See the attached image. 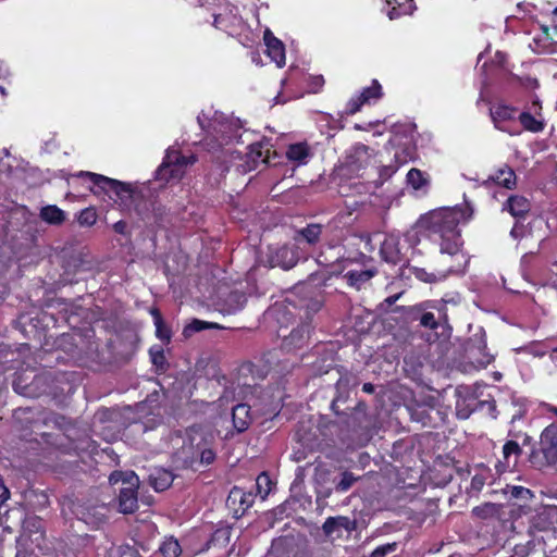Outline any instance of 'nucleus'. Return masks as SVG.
I'll list each match as a JSON object with an SVG mask.
<instances>
[{
	"label": "nucleus",
	"instance_id": "nucleus-36",
	"mask_svg": "<svg viewBox=\"0 0 557 557\" xmlns=\"http://www.w3.org/2000/svg\"><path fill=\"white\" fill-rule=\"evenodd\" d=\"M453 469L448 466H441L431 471V480L436 486H446L453 480Z\"/></svg>",
	"mask_w": 557,
	"mask_h": 557
},
{
	"label": "nucleus",
	"instance_id": "nucleus-33",
	"mask_svg": "<svg viewBox=\"0 0 557 557\" xmlns=\"http://www.w3.org/2000/svg\"><path fill=\"white\" fill-rule=\"evenodd\" d=\"M504 494L509 499H517L524 503V505L534 497V493L524 486L507 484L504 488Z\"/></svg>",
	"mask_w": 557,
	"mask_h": 557
},
{
	"label": "nucleus",
	"instance_id": "nucleus-28",
	"mask_svg": "<svg viewBox=\"0 0 557 557\" xmlns=\"http://www.w3.org/2000/svg\"><path fill=\"white\" fill-rule=\"evenodd\" d=\"M39 216L50 225H61L65 221V212L55 205L42 207Z\"/></svg>",
	"mask_w": 557,
	"mask_h": 557
},
{
	"label": "nucleus",
	"instance_id": "nucleus-5",
	"mask_svg": "<svg viewBox=\"0 0 557 557\" xmlns=\"http://www.w3.org/2000/svg\"><path fill=\"white\" fill-rule=\"evenodd\" d=\"M528 460L539 471H557V425H547L540 435V441L531 447Z\"/></svg>",
	"mask_w": 557,
	"mask_h": 557
},
{
	"label": "nucleus",
	"instance_id": "nucleus-62",
	"mask_svg": "<svg viewBox=\"0 0 557 557\" xmlns=\"http://www.w3.org/2000/svg\"><path fill=\"white\" fill-rule=\"evenodd\" d=\"M292 557H311L310 553L300 550L296 552Z\"/></svg>",
	"mask_w": 557,
	"mask_h": 557
},
{
	"label": "nucleus",
	"instance_id": "nucleus-13",
	"mask_svg": "<svg viewBox=\"0 0 557 557\" xmlns=\"http://www.w3.org/2000/svg\"><path fill=\"white\" fill-rule=\"evenodd\" d=\"M518 115L519 109L505 101H497L490 108V116L494 127L511 136L519 134L518 131L511 127L518 120Z\"/></svg>",
	"mask_w": 557,
	"mask_h": 557
},
{
	"label": "nucleus",
	"instance_id": "nucleus-10",
	"mask_svg": "<svg viewBox=\"0 0 557 557\" xmlns=\"http://www.w3.org/2000/svg\"><path fill=\"white\" fill-rule=\"evenodd\" d=\"M44 537L41 519L38 517L26 518L22 524V532L16 539L15 557H29L35 553L34 546L40 548V541H44Z\"/></svg>",
	"mask_w": 557,
	"mask_h": 557
},
{
	"label": "nucleus",
	"instance_id": "nucleus-57",
	"mask_svg": "<svg viewBox=\"0 0 557 557\" xmlns=\"http://www.w3.org/2000/svg\"><path fill=\"white\" fill-rule=\"evenodd\" d=\"M362 391L367 394H372L375 391V386L372 383H364L362 385Z\"/></svg>",
	"mask_w": 557,
	"mask_h": 557
},
{
	"label": "nucleus",
	"instance_id": "nucleus-9",
	"mask_svg": "<svg viewBox=\"0 0 557 557\" xmlns=\"http://www.w3.org/2000/svg\"><path fill=\"white\" fill-rule=\"evenodd\" d=\"M321 307L319 301L307 304L305 307L306 320L294 327L288 335L278 334L282 337L281 348L285 352H294L308 346L313 327L309 313L317 312Z\"/></svg>",
	"mask_w": 557,
	"mask_h": 557
},
{
	"label": "nucleus",
	"instance_id": "nucleus-20",
	"mask_svg": "<svg viewBox=\"0 0 557 557\" xmlns=\"http://www.w3.org/2000/svg\"><path fill=\"white\" fill-rule=\"evenodd\" d=\"M213 26L220 30H223L230 35L235 33L242 25V17L233 13L232 10L214 13L213 14Z\"/></svg>",
	"mask_w": 557,
	"mask_h": 557
},
{
	"label": "nucleus",
	"instance_id": "nucleus-41",
	"mask_svg": "<svg viewBox=\"0 0 557 557\" xmlns=\"http://www.w3.org/2000/svg\"><path fill=\"white\" fill-rule=\"evenodd\" d=\"M98 214L95 208L88 207L79 211L77 222L81 226H92L96 224Z\"/></svg>",
	"mask_w": 557,
	"mask_h": 557
},
{
	"label": "nucleus",
	"instance_id": "nucleus-61",
	"mask_svg": "<svg viewBox=\"0 0 557 557\" xmlns=\"http://www.w3.org/2000/svg\"><path fill=\"white\" fill-rule=\"evenodd\" d=\"M541 29L543 32V34L541 36H547V37H552L550 33H549V26L545 25V24H542L541 25Z\"/></svg>",
	"mask_w": 557,
	"mask_h": 557
},
{
	"label": "nucleus",
	"instance_id": "nucleus-25",
	"mask_svg": "<svg viewBox=\"0 0 557 557\" xmlns=\"http://www.w3.org/2000/svg\"><path fill=\"white\" fill-rule=\"evenodd\" d=\"M491 180L507 189H513L517 185V176L515 171L507 164H504L502 168H499L493 176H491Z\"/></svg>",
	"mask_w": 557,
	"mask_h": 557
},
{
	"label": "nucleus",
	"instance_id": "nucleus-54",
	"mask_svg": "<svg viewBox=\"0 0 557 557\" xmlns=\"http://www.w3.org/2000/svg\"><path fill=\"white\" fill-rule=\"evenodd\" d=\"M33 411L30 408H18L14 411V419L15 421H20L22 419L23 416H27V414H30Z\"/></svg>",
	"mask_w": 557,
	"mask_h": 557
},
{
	"label": "nucleus",
	"instance_id": "nucleus-58",
	"mask_svg": "<svg viewBox=\"0 0 557 557\" xmlns=\"http://www.w3.org/2000/svg\"><path fill=\"white\" fill-rule=\"evenodd\" d=\"M243 297H244V296H243L242 294H239V293H232V294H230V296H228V298H230L231 300H234V301H236L237 304H239V302H240V300H242V298H243Z\"/></svg>",
	"mask_w": 557,
	"mask_h": 557
},
{
	"label": "nucleus",
	"instance_id": "nucleus-26",
	"mask_svg": "<svg viewBox=\"0 0 557 557\" xmlns=\"http://www.w3.org/2000/svg\"><path fill=\"white\" fill-rule=\"evenodd\" d=\"M529 47L536 54L557 53V41H553V38L547 36L533 37Z\"/></svg>",
	"mask_w": 557,
	"mask_h": 557
},
{
	"label": "nucleus",
	"instance_id": "nucleus-39",
	"mask_svg": "<svg viewBox=\"0 0 557 557\" xmlns=\"http://www.w3.org/2000/svg\"><path fill=\"white\" fill-rule=\"evenodd\" d=\"M476 468L481 471L479 473H475L470 483L471 491L473 492H481L483 486L486 483L487 474L490 473V468L485 466L484 463H480L476 466Z\"/></svg>",
	"mask_w": 557,
	"mask_h": 557
},
{
	"label": "nucleus",
	"instance_id": "nucleus-49",
	"mask_svg": "<svg viewBox=\"0 0 557 557\" xmlns=\"http://www.w3.org/2000/svg\"><path fill=\"white\" fill-rule=\"evenodd\" d=\"M398 169L399 168L395 162L389 163L387 165H382L379 170L380 183L383 184L384 182L389 180L398 171Z\"/></svg>",
	"mask_w": 557,
	"mask_h": 557
},
{
	"label": "nucleus",
	"instance_id": "nucleus-55",
	"mask_svg": "<svg viewBox=\"0 0 557 557\" xmlns=\"http://www.w3.org/2000/svg\"><path fill=\"white\" fill-rule=\"evenodd\" d=\"M150 314L152 315L153 318V323H157L159 321H162L163 320V317H162V313L161 311L158 309V308H152L150 310Z\"/></svg>",
	"mask_w": 557,
	"mask_h": 557
},
{
	"label": "nucleus",
	"instance_id": "nucleus-53",
	"mask_svg": "<svg viewBox=\"0 0 557 557\" xmlns=\"http://www.w3.org/2000/svg\"><path fill=\"white\" fill-rule=\"evenodd\" d=\"M127 223L124 220H120L113 224V231L121 235H129Z\"/></svg>",
	"mask_w": 557,
	"mask_h": 557
},
{
	"label": "nucleus",
	"instance_id": "nucleus-3",
	"mask_svg": "<svg viewBox=\"0 0 557 557\" xmlns=\"http://www.w3.org/2000/svg\"><path fill=\"white\" fill-rule=\"evenodd\" d=\"M557 506H544L530 519L528 541L530 550H539L542 557L557 549Z\"/></svg>",
	"mask_w": 557,
	"mask_h": 557
},
{
	"label": "nucleus",
	"instance_id": "nucleus-51",
	"mask_svg": "<svg viewBox=\"0 0 557 557\" xmlns=\"http://www.w3.org/2000/svg\"><path fill=\"white\" fill-rule=\"evenodd\" d=\"M324 83L325 81L322 75L311 76L309 82L310 90L314 94L319 92L322 89Z\"/></svg>",
	"mask_w": 557,
	"mask_h": 557
},
{
	"label": "nucleus",
	"instance_id": "nucleus-24",
	"mask_svg": "<svg viewBox=\"0 0 557 557\" xmlns=\"http://www.w3.org/2000/svg\"><path fill=\"white\" fill-rule=\"evenodd\" d=\"M233 425L237 432L246 431L250 423V407L246 404H238L232 410Z\"/></svg>",
	"mask_w": 557,
	"mask_h": 557
},
{
	"label": "nucleus",
	"instance_id": "nucleus-2",
	"mask_svg": "<svg viewBox=\"0 0 557 557\" xmlns=\"http://www.w3.org/2000/svg\"><path fill=\"white\" fill-rule=\"evenodd\" d=\"M472 215L471 209L442 208L422 215L418 226L430 240L440 245L442 253L457 255L462 247L459 224Z\"/></svg>",
	"mask_w": 557,
	"mask_h": 557
},
{
	"label": "nucleus",
	"instance_id": "nucleus-21",
	"mask_svg": "<svg viewBox=\"0 0 557 557\" xmlns=\"http://www.w3.org/2000/svg\"><path fill=\"white\" fill-rule=\"evenodd\" d=\"M323 228L324 226L320 223H309L296 231L294 239L297 243L305 242L310 246H314L320 242Z\"/></svg>",
	"mask_w": 557,
	"mask_h": 557
},
{
	"label": "nucleus",
	"instance_id": "nucleus-35",
	"mask_svg": "<svg viewBox=\"0 0 557 557\" xmlns=\"http://www.w3.org/2000/svg\"><path fill=\"white\" fill-rule=\"evenodd\" d=\"M158 550L163 557H178L182 554L181 544L174 536L165 537Z\"/></svg>",
	"mask_w": 557,
	"mask_h": 557
},
{
	"label": "nucleus",
	"instance_id": "nucleus-48",
	"mask_svg": "<svg viewBox=\"0 0 557 557\" xmlns=\"http://www.w3.org/2000/svg\"><path fill=\"white\" fill-rule=\"evenodd\" d=\"M397 548H398V543L397 542L386 543V544H383V545H379L377 547H375L372 550L371 557H385L386 555L396 552Z\"/></svg>",
	"mask_w": 557,
	"mask_h": 557
},
{
	"label": "nucleus",
	"instance_id": "nucleus-64",
	"mask_svg": "<svg viewBox=\"0 0 557 557\" xmlns=\"http://www.w3.org/2000/svg\"><path fill=\"white\" fill-rule=\"evenodd\" d=\"M483 511H484V508H481V507H475V508L473 509V513H474V515H476V516H479V517H484V516H483Z\"/></svg>",
	"mask_w": 557,
	"mask_h": 557
},
{
	"label": "nucleus",
	"instance_id": "nucleus-32",
	"mask_svg": "<svg viewBox=\"0 0 557 557\" xmlns=\"http://www.w3.org/2000/svg\"><path fill=\"white\" fill-rule=\"evenodd\" d=\"M518 120L523 129L531 133H541L545 128V123L528 111L519 112Z\"/></svg>",
	"mask_w": 557,
	"mask_h": 557
},
{
	"label": "nucleus",
	"instance_id": "nucleus-12",
	"mask_svg": "<svg viewBox=\"0 0 557 557\" xmlns=\"http://www.w3.org/2000/svg\"><path fill=\"white\" fill-rule=\"evenodd\" d=\"M370 148L363 144H356L346 151L341 165V172L348 176H360L370 163Z\"/></svg>",
	"mask_w": 557,
	"mask_h": 557
},
{
	"label": "nucleus",
	"instance_id": "nucleus-11",
	"mask_svg": "<svg viewBox=\"0 0 557 557\" xmlns=\"http://www.w3.org/2000/svg\"><path fill=\"white\" fill-rule=\"evenodd\" d=\"M348 385V379L341 376L336 382V391L338 395L333 398L331 403V410L338 418V423L345 424L347 428H355L357 416L366 411V404L358 403L357 406L350 407L347 405L348 395L341 393L343 388Z\"/></svg>",
	"mask_w": 557,
	"mask_h": 557
},
{
	"label": "nucleus",
	"instance_id": "nucleus-14",
	"mask_svg": "<svg viewBox=\"0 0 557 557\" xmlns=\"http://www.w3.org/2000/svg\"><path fill=\"white\" fill-rule=\"evenodd\" d=\"M382 97V86L377 79H373L371 86L364 87L359 95L349 99L345 108V113L352 115L360 111L363 104H369L372 101L381 99Z\"/></svg>",
	"mask_w": 557,
	"mask_h": 557
},
{
	"label": "nucleus",
	"instance_id": "nucleus-1",
	"mask_svg": "<svg viewBox=\"0 0 557 557\" xmlns=\"http://www.w3.org/2000/svg\"><path fill=\"white\" fill-rule=\"evenodd\" d=\"M215 458L214 437L200 425L189 426L173 438L171 461L177 470L200 471Z\"/></svg>",
	"mask_w": 557,
	"mask_h": 557
},
{
	"label": "nucleus",
	"instance_id": "nucleus-17",
	"mask_svg": "<svg viewBox=\"0 0 557 557\" xmlns=\"http://www.w3.org/2000/svg\"><path fill=\"white\" fill-rule=\"evenodd\" d=\"M271 265L280 267L284 270H289L294 268L298 262V252L294 247H289L287 245L278 247L271 255Z\"/></svg>",
	"mask_w": 557,
	"mask_h": 557
},
{
	"label": "nucleus",
	"instance_id": "nucleus-29",
	"mask_svg": "<svg viewBox=\"0 0 557 557\" xmlns=\"http://www.w3.org/2000/svg\"><path fill=\"white\" fill-rule=\"evenodd\" d=\"M310 156V148L307 143H296L288 146L286 157L298 164H306Z\"/></svg>",
	"mask_w": 557,
	"mask_h": 557
},
{
	"label": "nucleus",
	"instance_id": "nucleus-7",
	"mask_svg": "<svg viewBox=\"0 0 557 557\" xmlns=\"http://www.w3.org/2000/svg\"><path fill=\"white\" fill-rule=\"evenodd\" d=\"M109 482L112 485L123 484L117 496L119 510L125 515L135 512L138 509V475L132 470H115L110 474Z\"/></svg>",
	"mask_w": 557,
	"mask_h": 557
},
{
	"label": "nucleus",
	"instance_id": "nucleus-23",
	"mask_svg": "<svg viewBox=\"0 0 557 557\" xmlns=\"http://www.w3.org/2000/svg\"><path fill=\"white\" fill-rule=\"evenodd\" d=\"M505 208L512 216L524 218L531 210V203L523 196L512 195L507 199Z\"/></svg>",
	"mask_w": 557,
	"mask_h": 557
},
{
	"label": "nucleus",
	"instance_id": "nucleus-31",
	"mask_svg": "<svg viewBox=\"0 0 557 557\" xmlns=\"http://www.w3.org/2000/svg\"><path fill=\"white\" fill-rule=\"evenodd\" d=\"M232 529L228 525H222L213 531L207 542V547H225L230 543Z\"/></svg>",
	"mask_w": 557,
	"mask_h": 557
},
{
	"label": "nucleus",
	"instance_id": "nucleus-19",
	"mask_svg": "<svg viewBox=\"0 0 557 557\" xmlns=\"http://www.w3.org/2000/svg\"><path fill=\"white\" fill-rule=\"evenodd\" d=\"M380 256L382 260L391 264H398L403 255L399 247V240L395 236H386L381 243Z\"/></svg>",
	"mask_w": 557,
	"mask_h": 557
},
{
	"label": "nucleus",
	"instance_id": "nucleus-18",
	"mask_svg": "<svg viewBox=\"0 0 557 557\" xmlns=\"http://www.w3.org/2000/svg\"><path fill=\"white\" fill-rule=\"evenodd\" d=\"M264 42L267 47V54L280 67L285 65L286 55L284 44L273 36L270 30L264 33Z\"/></svg>",
	"mask_w": 557,
	"mask_h": 557
},
{
	"label": "nucleus",
	"instance_id": "nucleus-42",
	"mask_svg": "<svg viewBox=\"0 0 557 557\" xmlns=\"http://www.w3.org/2000/svg\"><path fill=\"white\" fill-rule=\"evenodd\" d=\"M407 182L412 188L420 189L426 184V178L421 170L413 168L407 173Z\"/></svg>",
	"mask_w": 557,
	"mask_h": 557
},
{
	"label": "nucleus",
	"instance_id": "nucleus-37",
	"mask_svg": "<svg viewBox=\"0 0 557 557\" xmlns=\"http://www.w3.org/2000/svg\"><path fill=\"white\" fill-rule=\"evenodd\" d=\"M273 482L270 479V475L267 472L260 473L255 483L256 487V496H260V498L263 500L267 498V496L270 494L272 490Z\"/></svg>",
	"mask_w": 557,
	"mask_h": 557
},
{
	"label": "nucleus",
	"instance_id": "nucleus-38",
	"mask_svg": "<svg viewBox=\"0 0 557 557\" xmlns=\"http://www.w3.org/2000/svg\"><path fill=\"white\" fill-rule=\"evenodd\" d=\"M358 478L350 471H344L339 474L338 479L334 480V488L337 493L347 492L356 482Z\"/></svg>",
	"mask_w": 557,
	"mask_h": 557
},
{
	"label": "nucleus",
	"instance_id": "nucleus-40",
	"mask_svg": "<svg viewBox=\"0 0 557 557\" xmlns=\"http://www.w3.org/2000/svg\"><path fill=\"white\" fill-rule=\"evenodd\" d=\"M173 482L172 474L168 471H163L159 476L150 475L151 486L157 492H163L171 486Z\"/></svg>",
	"mask_w": 557,
	"mask_h": 557
},
{
	"label": "nucleus",
	"instance_id": "nucleus-50",
	"mask_svg": "<svg viewBox=\"0 0 557 557\" xmlns=\"http://www.w3.org/2000/svg\"><path fill=\"white\" fill-rule=\"evenodd\" d=\"M150 356H151L152 363L157 368L164 369V367L166 366V359L164 356V351L161 347H159L158 349L151 348Z\"/></svg>",
	"mask_w": 557,
	"mask_h": 557
},
{
	"label": "nucleus",
	"instance_id": "nucleus-47",
	"mask_svg": "<svg viewBox=\"0 0 557 557\" xmlns=\"http://www.w3.org/2000/svg\"><path fill=\"white\" fill-rule=\"evenodd\" d=\"M431 411L433 408L421 407L413 412V417L417 421H420L424 426H434Z\"/></svg>",
	"mask_w": 557,
	"mask_h": 557
},
{
	"label": "nucleus",
	"instance_id": "nucleus-4",
	"mask_svg": "<svg viewBox=\"0 0 557 557\" xmlns=\"http://www.w3.org/2000/svg\"><path fill=\"white\" fill-rule=\"evenodd\" d=\"M532 442L531 435L521 430L509 429L507 440L502 446L500 456L496 458L494 469L497 475L518 471L519 460L523 456V446Z\"/></svg>",
	"mask_w": 557,
	"mask_h": 557
},
{
	"label": "nucleus",
	"instance_id": "nucleus-59",
	"mask_svg": "<svg viewBox=\"0 0 557 557\" xmlns=\"http://www.w3.org/2000/svg\"><path fill=\"white\" fill-rule=\"evenodd\" d=\"M553 27H554V33L557 34V5L554 8L553 10Z\"/></svg>",
	"mask_w": 557,
	"mask_h": 557
},
{
	"label": "nucleus",
	"instance_id": "nucleus-43",
	"mask_svg": "<svg viewBox=\"0 0 557 557\" xmlns=\"http://www.w3.org/2000/svg\"><path fill=\"white\" fill-rule=\"evenodd\" d=\"M156 336L164 344H169L172 337V331L164 320L154 323Z\"/></svg>",
	"mask_w": 557,
	"mask_h": 557
},
{
	"label": "nucleus",
	"instance_id": "nucleus-34",
	"mask_svg": "<svg viewBox=\"0 0 557 557\" xmlns=\"http://www.w3.org/2000/svg\"><path fill=\"white\" fill-rule=\"evenodd\" d=\"M224 327L215 322H207L199 319H194L187 324L183 331L185 336H190L194 333H198L205 330H223Z\"/></svg>",
	"mask_w": 557,
	"mask_h": 557
},
{
	"label": "nucleus",
	"instance_id": "nucleus-45",
	"mask_svg": "<svg viewBox=\"0 0 557 557\" xmlns=\"http://www.w3.org/2000/svg\"><path fill=\"white\" fill-rule=\"evenodd\" d=\"M410 273L416 277L418 278L419 281L421 282H424V283H434L438 280V277L436 276V274L434 273H429L425 269L423 268H418V267H412L410 268Z\"/></svg>",
	"mask_w": 557,
	"mask_h": 557
},
{
	"label": "nucleus",
	"instance_id": "nucleus-6",
	"mask_svg": "<svg viewBox=\"0 0 557 557\" xmlns=\"http://www.w3.org/2000/svg\"><path fill=\"white\" fill-rule=\"evenodd\" d=\"M196 154L185 156L181 150L169 148L156 171L154 178L164 184L180 182L186 174L187 168L197 162Z\"/></svg>",
	"mask_w": 557,
	"mask_h": 557
},
{
	"label": "nucleus",
	"instance_id": "nucleus-15",
	"mask_svg": "<svg viewBox=\"0 0 557 557\" xmlns=\"http://www.w3.org/2000/svg\"><path fill=\"white\" fill-rule=\"evenodd\" d=\"M255 498L256 495L252 492L234 486L227 496L226 504L233 510L234 516L239 518L253 505Z\"/></svg>",
	"mask_w": 557,
	"mask_h": 557
},
{
	"label": "nucleus",
	"instance_id": "nucleus-16",
	"mask_svg": "<svg viewBox=\"0 0 557 557\" xmlns=\"http://www.w3.org/2000/svg\"><path fill=\"white\" fill-rule=\"evenodd\" d=\"M356 522L345 516L329 517L323 525L322 530L325 536L332 539H339L343 536V532H350L355 529Z\"/></svg>",
	"mask_w": 557,
	"mask_h": 557
},
{
	"label": "nucleus",
	"instance_id": "nucleus-56",
	"mask_svg": "<svg viewBox=\"0 0 557 557\" xmlns=\"http://www.w3.org/2000/svg\"><path fill=\"white\" fill-rule=\"evenodd\" d=\"M401 294H395V295H392V296H388L384 302H386L387 306H392L394 305L400 297Z\"/></svg>",
	"mask_w": 557,
	"mask_h": 557
},
{
	"label": "nucleus",
	"instance_id": "nucleus-22",
	"mask_svg": "<svg viewBox=\"0 0 557 557\" xmlns=\"http://www.w3.org/2000/svg\"><path fill=\"white\" fill-rule=\"evenodd\" d=\"M414 8V0H388L386 13L389 20H397L401 16L410 15Z\"/></svg>",
	"mask_w": 557,
	"mask_h": 557
},
{
	"label": "nucleus",
	"instance_id": "nucleus-63",
	"mask_svg": "<svg viewBox=\"0 0 557 557\" xmlns=\"http://www.w3.org/2000/svg\"><path fill=\"white\" fill-rule=\"evenodd\" d=\"M521 418H522V412L519 411L518 413H516L511 417L510 423L513 424L518 419H521Z\"/></svg>",
	"mask_w": 557,
	"mask_h": 557
},
{
	"label": "nucleus",
	"instance_id": "nucleus-27",
	"mask_svg": "<svg viewBox=\"0 0 557 557\" xmlns=\"http://www.w3.org/2000/svg\"><path fill=\"white\" fill-rule=\"evenodd\" d=\"M487 406L488 411H495L496 410V404L495 400H484L480 401L475 398H470L469 404L467 405L468 408L463 409L461 408L460 401H457L456 409H457V416L460 419H468L470 414L479 409V407Z\"/></svg>",
	"mask_w": 557,
	"mask_h": 557
},
{
	"label": "nucleus",
	"instance_id": "nucleus-30",
	"mask_svg": "<svg viewBox=\"0 0 557 557\" xmlns=\"http://www.w3.org/2000/svg\"><path fill=\"white\" fill-rule=\"evenodd\" d=\"M375 274V270H351L345 274V278L350 286L360 289L362 285L370 281Z\"/></svg>",
	"mask_w": 557,
	"mask_h": 557
},
{
	"label": "nucleus",
	"instance_id": "nucleus-44",
	"mask_svg": "<svg viewBox=\"0 0 557 557\" xmlns=\"http://www.w3.org/2000/svg\"><path fill=\"white\" fill-rule=\"evenodd\" d=\"M413 158V150L410 147H401L395 151L394 162L400 168Z\"/></svg>",
	"mask_w": 557,
	"mask_h": 557
},
{
	"label": "nucleus",
	"instance_id": "nucleus-46",
	"mask_svg": "<svg viewBox=\"0 0 557 557\" xmlns=\"http://www.w3.org/2000/svg\"><path fill=\"white\" fill-rule=\"evenodd\" d=\"M416 320H419V323L423 327H428L431 330H435L438 326V322L434 315V313L429 311H423L419 317H414Z\"/></svg>",
	"mask_w": 557,
	"mask_h": 557
},
{
	"label": "nucleus",
	"instance_id": "nucleus-60",
	"mask_svg": "<svg viewBox=\"0 0 557 557\" xmlns=\"http://www.w3.org/2000/svg\"><path fill=\"white\" fill-rule=\"evenodd\" d=\"M478 349L479 350L486 349L485 334H483L482 337L480 338Z\"/></svg>",
	"mask_w": 557,
	"mask_h": 557
},
{
	"label": "nucleus",
	"instance_id": "nucleus-52",
	"mask_svg": "<svg viewBox=\"0 0 557 557\" xmlns=\"http://www.w3.org/2000/svg\"><path fill=\"white\" fill-rule=\"evenodd\" d=\"M274 311L276 313V320L278 323H282L283 319H287V315H293L287 306L277 307L274 309Z\"/></svg>",
	"mask_w": 557,
	"mask_h": 557
},
{
	"label": "nucleus",
	"instance_id": "nucleus-8",
	"mask_svg": "<svg viewBox=\"0 0 557 557\" xmlns=\"http://www.w3.org/2000/svg\"><path fill=\"white\" fill-rule=\"evenodd\" d=\"M72 177L89 183L87 189L95 195L103 193L110 198H113L112 195H114L116 198L123 199L124 197H131L133 193L131 184L101 174L81 171L72 175Z\"/></svg>",
	"mask_w": 557,
	"mask_h": 557
}]
</instances>
